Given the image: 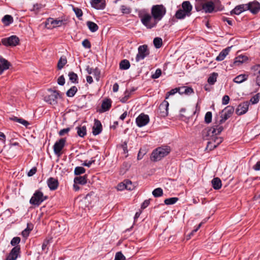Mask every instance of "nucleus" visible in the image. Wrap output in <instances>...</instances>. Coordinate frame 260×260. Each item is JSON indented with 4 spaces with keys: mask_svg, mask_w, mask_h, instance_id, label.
Returning <instances> with one entry per match:
<instances>
[{
    "mask_svg": "<svg viewBox=\"0 0 260 260\" xmlns=\"http://www.w3.org/2000/svg\"><path fill=\"white\" fill-rule=\"evenodd\" d=\"M114 260H125V257L121 252H118L115 254Z\"/></svg>",
    "mask_w": 260,
    "mask_h": 260,
    "instance_id": "57",
    "label": "nucleus"
},
{
    "mask_svg": "<svg viewBox=\"0 0 260 260\" xmlns=\"http://www.w3.org/2000/svg\"><path fill=\"white\" fill-rule=\"evenodd\" d=\"M234 111V108L233 106H228L222 111V114L220 119L219 120V124H222L229 119Z\"/></svg>",
    "mask_w": 260,
    "mask_h": 260,
    "instance_id": "8",
    "label": "nucleus"
},
{
    "mask_svg": "<svg viewBox=\"0 0 260 260\" xmlns=\"http://www.w3.org/2000/svg\"><path fill=\"white\" fill-rule=\"evenodd\" d=\"M205 0H196L195 9L197 11H204Z\"/></svg>",
    "mask_w": 260,
    "mask_h": 260,
    "instance_id": "33",
    "label": "nucleus"
},
{
    "mask_svg": "<svg viewBox=\"0 0 260 260\" xmlns=\"http://www.w3.org/2000/svg\"><path fill=\"white\" fill-rule=\"evenodd\" d=\"M177 92L179 93L178 87L172 89L170 91L166 93V98L165 99H168L169 96L172 95H174V94H175Z\"/></svg>",
    "mask_w": 260,
    "mask_h": 260,
    "instance_id": "54",
    "label": "nucleus"
},
{
    "mask_svg": "<svg viewBox=\"0 0 260 260\" xmlns=\"http://www.w3.org/2000/svg\"><path fill=\"white\" fill-rule=\"evenodd\" d=\"M190 15L188 14H186L184 12V11H182L181 9H178L175 14V17L177 19H183L186 16L189 17Z\"/></svg>",
    "mask_w": 260,
    "mask_h": 260,
    "instance_id": "30",
    "label": "nucleus"
},
{
    "mask_svg": "<svg viewBox=\"0 0 260 260\" xmlns=\"http://www.w3.org/2000/svg\"><path fill=\"white\" fill-rule=\"evenodd\" d=\"M2 22L6 26H8L13 22V18L12 16L6 15L2 18Z\"/></svg>",
    "mask_w": 260,
    "mask_h": 260,
    "instance_id": "34",
    "label": "nucleus"
},
{
    "mask_svg": "<svg viewBox=\"0 0 260 260\" xmlns=\"http://www.w3.org/2000/svg\"><path fill=\"white\" fill-rule=\"evenodd\" d=\"M117 189L118 190H123L125 189V181L123 182L120 183L117 186Z\"/></svg>",
    "mask_w": 260,
    "mask_h": 260,
    "instance_id": "62",
    "label": "nucleus"
},
{
    "mask_svg": "<svg viewBox=\"0 0 260 260\" xmlns=\"http://www.w3.org/2000/svg\"><path fill=\"white\" fill-rule=\"evenodd\" d=\"M111 100L110 99H106L104 100L102 104L101 108L102 110L100 112H104L108 111L111 107Z\"/></svg>",
    "mask_w": 260,
    "mask_h": 260,
    "instance_id": "26",
    "label": "nucleus"
},
{
    "mask_svg": "<svg viewBox=\"0 0 260 260\" xmlns=\"http://www.w3.org/2000/svg\"><path fill=\"white\" fill-rule=\"evenodd\" d=\"M73 10L75 12L77 17L80 18L83 15V12L81 9L73 7Z\"/></svg>",
    "mask_w": 260,
    "mask_h": 260,
    "instance_id": "50",
    "label": "nucleus"
},
{
    "mask_svg": "<svg viewBox=\"0 0 260 260\" xmlns=\"http://www.w3.org/2000/svg\"><path fill=\"white\" fill-rule=\"evenodd\" d=\"M149 122V117L148 115L144 113L140 114L136 119V122L138 127H143Z\"/></svg>",
    "mask_w": 260,
    "mask_h": 260,
    "instance_id": "12",
    "label": "nucleus"
},
{
    "mask_svg": "<svg viewBox=\"0 0 260 260\" xmlns=\"http://www.w3.org/2000/svg\"><path fill=\"white\" fill-rule=\"evenodd\" d=\"M44 7V5H43L41 4L37 3V4H35L34 5L33 8L31 10V11L38 12Z\"/></svg>",
    "mask_w": 260,
    "mask_h": 260,
    "instance_id": "52",
    "label": "nucleus"
},
{
    "mask_svg": "<svg viewBox=\"0 0 260 260\" xmlns=\"http://www.w3.org/2000/svg\"><path fill=\"white\" fill-rule=\"evenodd\" d=\"M78 89L76 86L71 87L66 92L67 96L68 97H73L77 92Z\"/></svg>",
    "mask_w": 260,
    "mask_h": 260,
    "instance_id": "42",
    "label": "nucleus"
},
{
    "mask_svg": "<svg viewBox=\"0 0 260 260\" xmlns=\"http://www.w3.org/2000/svg\"><path fill=\"white\" fill-rule=\"evenodd\" d=\"M11 66L10 62L3 56H0V75L2 74L5 71L9 69Z\"/></svg>",
    "mask_w": 260,
    "mask_h": 260,
    "instance_id": "17",
    "label": "nucleus"
},
{
    "mask_svg": "<svg viewBox=\"0 0 260 260\" xmlns=\"http://www.w3.org/2000/svg\"><path fill=\"white\" fill-rule=\"evenodd\" d=\"M249 107V103L248 102H244L240 104L236 109V113L238 115H241L245 114Z\"/></svg>",
    "mask_w": 260,
    "mask_h": 260,
    "instance_id": "15",
    "label": "nucleus"
},
{
    "mask_svg": "<svg viewBox=\"0 0 260 260\" xmlns=\"http://www.w3.org/2000/svg\"><path fill=\"white\" fill-rule=\"evenodd\" d=\"M51 23L53 25V27H58L60 26L63 23L62 20H53L51 19Z\"/></svg>",
    "mask_w": 260,
    "mask_h": 260,
    "instance_id": "55",
    "label": "nucleus"
},
{
    "mask_svg": "<svg viewBox=\"0 0 260 260\" xmlns=\"http://www.w3.org/2000/svg\"><path fill=\"white\" fill-rule=\"evenodd\" d=\"M247 10H249L253 14H257L260 11V3L254 1L246 4Z\"/></svg>",
    "mask_w": 260,
    "mask_h": 260,
    "instance_id": "13",
    "label": "nucleus"
},
{
    "mask_svg": "<svg viewBox=\"0 0 260 260\" xmlns=\"http://www.w3.org/2000/svg\"><path fill=\"white\" fill-rule=\"evenodd\" d=\"M149 54V51L147 45H141L138 47V53L136 57V61L139 62L140 60L144 59Z\"/></svg>",
    "mask_w": 260,
    "mask_h": 260,
    "instance_id": "7",
    "label": "nucleus"
},
{
    "mask_svg": "<svg viewBox=\"0 0 260 260\" xmlns=\"http://www.w3.org/2000/svg\"><path fill=\"white\" fill-rule=\"evenodd\" d=\"M247 10L246 4H242L237 6L234 9L230 11V15H239L242 12Z\"/></svg>",
    "mask_w": 260,
    "mask_h": 260,
    "instance_id": "19",
    "label": "nucleus"
},
{
    "mask_svg": "<svg viewBox=\"0 0 260 260\" xmlns=\"http://www.w3.org/2000/svg\"><path fill=\"white\" fill-rule=\"evenodd\" d=\"M130 63L127 59H123L121 60L119 63V68L121 70H126L129 68Z\"/></svg>",
    "mask_w": 260,
    "mask_h": 260,
    "instance_id": "35",
    "label": "nucleus"
},
{
    "mask_svg": "<svg viewBox=\"0 0 260 260\" xmlns=\"http://www.w3.org/2000/svg\"><path fill=\"white\" fill-rule=\"evenodd\" d=\"M214 11L212 0H205L204 12L206 13H211Z\"/></svg>",
    "mask_w": 260,
    "mask_h": 260,
    "instance_id": "22",
    "label": "nucleus"
},
{
    "mask_svg": "<svg viewBox=\"0 0 260 260\" xmlns=\"http://www.w3.org/2000/svg\"><path fill=\"white\" fill-rule=\"evenodd\" d=\"M49 91L50 92V94L45 96V101L50 105H54L57 104L58 98H61L60 92L58 90H53L51 89H49Z\"/></svg>",
    "mask_w": 260,
    "mask_h": 260,
    "instance_id": "5",
    "label": "nucleus"
},
{
    "mask_svg": "<svg viewBox=\"0 0 260 260\" xmlns=\"http://www.w3.org/2000/svg\"><path fill=\"white\" fill-rule=\"evenodd\" d=\"M178 198L176 197L168 198L165 200L164 203L166 205H170L176 203L178 201Z\"/></svg>",
    "mask_w": 260,
    "mask_h": 260,
    "instance_id": "44",
    "label": "nucleus"
},
{
    "mask_svg": "<svg viewBox=\"0 0 260 260\" xmlns=\"http://www.w3.org/2000/svg\"><path fill=\"white\" fill-rule=\"evenodd\" d=\"M9 119L10 120L18 122L19 123H21L22 125H23L24 126H25V127H27L29 124V122L27 121H26L21 118H18L16 116H13L12 117H11L9 118Z\"/></svg>",
    "mask_w": 260,
    "mask_h": 260,
    "instance_id": "31",
    "label": "nucleus"
},
{
    "mask_svg": "<svg viewBox=\"0 0 260 260\" xmlns=\"http://www.w3.org/2000/svg\"><path fill=\"white\" fill-rule=\"evenodd\" d=\"M215 132V130L213 128V126L205 128L202 131V137L203 139L205 140H213L214 136H216Z\"/></svg>",
    "mask_w": 260,
    "mask_h": 260,
    "instance_id": "11",
    "label": "nucleus"
},
{
    "mask_svg": "<svg viewBox=\"0 0 260 260\" xmlns=\"http://www.w3.org/2000/svg\"><path fill=\"white\" fill-rule=\"evenodd\" d=\"M67 63V59L66 57L64 56H61L58 61L57 69L59 70L62 69Z\"/></svg>",
    "mask_w": 260,
    "mask_h": 260,
    "instance_id": "38",
    "label": "nucleus"
},
{
    "mask_svg": "<svg viewBox=\"0 0 260 260\" xmlns=\"http://www.w3.org/2000/svg\"><path fill=\"white\" fill-rule=\"evenodd\" d=\"M212 186L215 190H218L222 186L221 181L218 177L214 178L211 181Z\"/></svg>",
    "mask_w": 260,
    "mask_h": 260,
    "instance_id": "27",
    "label": "nucleus"
},
{
    "mask_svg": "<svg viewBox=\"0 0 260 260\" xmlns=\"http://www.w3.org/2000/svg\"><path fill=\"white\" fill-rule=\"evenodd\" d=\"M179 93L181 95H190L194 92L193 89L191 87L181 86L178 87Z\"/></svg>",
    "mask_w": 260,
    "mask_h": 260,
    "instance_id": "24",
    "label": "nucleus"
},
{
    "mask_svg": "<svg viewBox=\"0 0 260 260\" xmlns=\"http://www.w3.org/2000/svg\"><path fill=\"white\" fill-rule=\"evenodd\" d=\"M85 172V169L82 167H77L74 170V174L76 175H79Z\"/></svg>",
    "mask_w": 260,
    "mask_h": 260,
    "instance_id": "49",
    "label": "nucleus"
},
{
    "mask_svg": "<svg viewBox=\"0 0 260 260\" xmlns=\"http://www.w3.org/2000/svg\"><path fill=\"white\" fill-rule=\"evenodd\" d=\"M221 124H219V121L214 123V125L213 126V128L215 129V134L216 136L220 134L221 132L223 131V128Z\"/></svg>",
    "mask_w": 260,
    "mask_h": 260,
    "instance_id": "37",
    "label": "nucleus"
},
{
    "mask_svg": "<svg viewBox=\"0 0 260 260\" xmlns=\"http://www.w3.org/2000/svg\"><path fill=\"white\" fill-rule=\"evenodd\" d=\"M87 175L83 176L76 177L74 178V182L75 184L84 185L87 183Z\"/></svg>",
    "mask_w": 260,
    "mask_h": 260,
    "instance_id": "28",
    "label": "nucleus"
},
{
    "mask_svg": "<svg viewBox=\"0 0 260 260\" xmlns=\"http://www.w3.org/2000/svg\"><path fill=\"white\" fill-rule=\"evenodd\" d=\"M171 152V148L168 146L159 147L153 151L151 159L154 161L160 160L161 158L168 155Z\"/></svg>",
    "mask_w": 260,
    "mask_h": 260,
    "instance_id": "2",
    "label": "nucleus"
},
{
    "mask_svg": "<svg viewBox=\"0 0 260 260\" xmlns=\"http://www.w3.org/2000/svg\"><path fill=\"white\" fill-rule=\"evenodd\" d=\"M212 3H213V7L215 12L221 11L224 9V7L221 4L220 0H212Z\"/></svg>",
    "mask_w": 260,
    "mask_h": 260,
    "instance_id": "29",
    "label": "nucleus"
},
{
    "mask_svg": "<svg viewBox=\"0 0 260 260\" xmlns=\"http://www.w3.org/2000/svg\"><path fill=\"white\" fill-rule=\"evenodd\" d=\"M66 142V138H61L55 143L53 146V150L56 155L58 156L60 155L61 151L65 146Z\"/></svg>",
    "mask_w": 260,
    "mask_h": 260,
    "instance_id": "10",
    "label": "nucleus"
},
{
    "mask_svg": "<svg viewBox=\"0 0 260 260\" xmlns=\"http://www.w3.org/2000/svg\"><path fill=\"white\" fill-rule=\"evenodd\" d=\"M68 76L70 80L73 83H77L78 82V77L77 74L73 72L69 73Z\"/></svg>",
    "mask_w": 260,
    "mask_h": 260,
    "instance_id": "41",
    "label": "nucleus"
},
{
    "mask_svg": "<svg viewBox=\"0 0 260 260\" xmlns=\"http://www.w3.org/2000/svg\"><path fill=\"white\" fill-rule=\"evenodd\" d=\"M161 75V70L160 69H157L156 70L154 74L151 75V78L152 79H155L158 78Z\"/></svg>",
    "mask_w": 260,
    "mask_h": 260,
    "instance_id": "56",
    "label": "nucleus"
},
{
    "mask_svg": "<svg viewBox=\"0 0 260 260\" xmlns=\"http://www.w3.org/2000/svg\"><path fill=\"white\" fill-rule=\"evenodd\" d=\"M212 114L211 112H207L205 116V122L206 123H210L212 121Z\"/></svg>",
    "mask_w": 260,
    "mask_h": 260,
    "instance_id": "51",
    "label": "nucleus"
},
{
    "mask_svg": "<svg viewBox=\"0 0 260 260\" xmlns=\"http://www.w3.org/2000/svg\"><path fill=\"white\" fill-rule=\"evenodd\" d=\"M248 59V57L245 55H239L238 56L235 57L234 59V61L232 67L238 66L246 61Z\"/></svg>",
    "mask_w": 260,
    "mask_h": 260,
    "instance_id": "25",
    "label": "nucleus"
},
{
    "mask_svg": "<svg viewBox=\"0 0 260 260\" xmlns=\"http://www.w3.org/2000/svg\"><path fill=\"white\" fill-rule=\"evenodd\" d=\"M125 189L129 190H132L134 189L135 185L133 184L132 182L129 180H125Z\"/></svg>",
    "mask_w": 260,
    "mask_h": 260,
    "instance_id": "48",
    "label": "nucleus"
},
{
    "mask_svg": "<svg viewBox=\"0 0 260 260\" xmlns=\"http://www.w3.org/2000/svg\"><path fill=\"white\" fill-rule=\"evenodd\" d=\"M82 45L87 49H89L91 48V44L89 41L88 39H85L82 41Z\"/></svg>",
    "mask_w": 260,
    "mask_h": 260,
    "instance_id": "59",
    "label": "nucleus"
},
{
    "mask_svg": "<svg viewBox=\"0 0 260 260\" xmlns=\"http://www.w3.org/2000/svg\"><path fill=\"white\" fill-rule=\"evenodd\" d=\"M57 83L59 85L63 86L65 83V78L63 75H61L57 79Z\"/></svg>",
    "mask_w": 260,
    "mask_h": 260,
    "instance_id": "60",
    "label": "nucleus"
},
{
    "mask_svg": "<svg viewBox=\"0 0 260 260\" xmlns=\"http://www.w3.org/2000/svg\"><path fill=\"white\" fill-rule=\"evenodd\" d=\"M248 78V75L245 74H241L237 76L234 79V82L237 83H241L246 80Z\"/></svg>",
    "mask_w": 260,
    "mask_h": 260,
    "instance_id": "36",
    "label": "nucleus"
},
{
    "mask_svg": "<svg viewBox=\"0 0 260 260\" xmlns=\"http://www.w3.org/2000/svg\"><path fill=\"white\" fill-rule=\"evenodd\" d=\"M20 246L14 247L10 251L6 260H16L18 256H20Z\"/></svg>",
    "mask_w": 260,
    "mask_h": 260,
    "instance_id": "14",
    "label": "nucleus"
},
{
    "mask_svg": "<svg viewBox=\"0 0 260 260\" xmlns=\"http://www.w3.org/2000/svg\"><path fill=\"white\" fill-rule=\"evenodd\" d=\"M90 4L96 10H103L106 6L105 0H90Z\"/></svg>",
    "mask_w": 260,
    "mask_h": 260,
    "instance_id": "16",
    "label": "nucleus"
},
{
    "mask_svg": "<svg viewBox=\"0 0 260 260\" xmlns=\"http://www.w3.org/2000/svg\"><path fill=\"white\" fill-rule=\"evenodd\" d=\"M218 74L213 73L211 74L208 79V82L210 85H213L216 82Z\"/></svg>",
    "mask_w": 260,
    "mask_h": 260,
    "instance_id": "40",
    "label": "nucleus"
},
{
    "mask_svg": "<svg viewBox=\"0 0 260 260\" xmlns=\"http://www.w3.org/2000/svg\"><path fill=\"white\" fill-rule=\"evenodd\" d=\"M153 44L156 48H159L162 44V39L160 38L156 37L153 40Z\"/></svg>",
    "mask_w": 260,
    "mask_h": 260,
    "instance_id": "45",
    "label": "nucleus"
},
{
    "mask_svg": "<svg viewBox=\"0 0 260 260\" xmlns=\"http://www.w3.org/2000/svg\"><path fill=\"white\" fill-rule=\"evenodd\" d=\"M47 199V196H44L43 192L40 189H38L35 191L30 198L29 203L32 205L39 206Z\"/></svg>",
    "mask_w": 260,
    "mask_h": 260,
    "instance_id": "4",
    "label": "nucleus"
},
{
    "mask_svg": "<svg viewBox=\"0 0 260 260\" xmlns=\"http://www.w3.org/2000/svg\"><path fill=\"white\" fill-rule=\"evenodd\" d=\"M252 76H255L260 74V64H256L251 68Z\"/></svg>",
    "mask_w": 260,
    "mask_h": 260,
    "instance_id": "43",
    "label": "nucleus"
},
{
    "mask_svg": "<svg viewBox=\"0 0 260 260\" xmlns=\"http://www.w3.org/2000/svg\"><path fill=\"white\" fill-rule=\"evenodd\" d=\"M102 125L100 120L95 119L94 126L92 127V134L94 136L100 134L102 131Z\"/></svg>",
    "mask_w": 260,
    "mask_h": 260,
    "instance_id": "20",
    "label": "nucleus"
},
{
    "mask_svg": "<svg viewBox=\"0 0 260 260\" xmlns=\"http://www.w3.org/2000/svg\"><path fill=\"white\" fill-rule=\"evenodd\" d=\"M31 229L29 228L28 226L24 229L23 231H22L21 233V235L23 237L26 238L28 236L30 232L31 231Z\"/></svg>",
    "mask_w": 260,
    "mask_h": 260,
    "instance_id": "58",
    "label": "nucleus"
},
{
    "mask_svg": "<svg viewBox=\"0 0 260 260\" xmlns=\"http://www.w3.org/2000/svg\"><path fill=\"white\" fill-rule=\"evenodd\" d=\"M169 102L164 100L159 105L157 114L160 117H165L168 115Z\"/></svg>",
    "mask_w": 260,
    "mask_h": 260,
    "instance_id": "9",
    "label": "nucleus"
},
{
    "mask_svg": "<svg viewBox=\"0 0 260 260\" xmlns=\"http://www.w3.org/2000/svg\"><path fill=\"white\" fill-rule=\"evenodd\" d=\"M232 46L228 47L226 48L223 49L219 54V55L216 57V60L220 61L223 60L225 57L229 54L231 51Z\"/></svg>",
    "mask_w": 260,
    "mask_h": 260,
    "instance_id": "23",
    "label": "nucleus"
},
{
    "mask_svg": "<svg viewBox=\"0 0 260 260\" xmlns=\"http://www.w3.org/2000/svg\"><path fill=\"white\" fill-rule=\"evenodd\" d=\"M186 14L191 15L192 6L189 1H184L181 5V8H180Z\"/></svg>",
    "mask_w": 260,
    "mask_h": 260,
    "instance_id": "21",
    "label": "nucleus"
},
{
    "mask_svg": "<svg viewBox=\"0 0 260 260\" xmlns=\"http://www.w3.org/2000/svg\"><path fill=\"white\" fill-rule=\"evenodd\" d=\"M1 42L5 46L13 47L18 45L19 39L16 36H11V37L2 39Z\"/></svg>",
    "mask_w": 260,
    "mask_h": 260,
    "instance_id": "6",
    "label": "nucleus"
},
{
    "mask_svg": "<svg viewBox=\"0 0 260 260\" xmlns=\"http://www.w3.org/2000/svg\"><path fill=\"white\" fill-rule=\"evenodd\" d=\"M76 128L77 134L80 137H84L86 135V127L85 126H78Z\"/></svg>",
    "mask_w": 260,
    "mask_h": 260,
    "instance_id": "39",
    "label": "nucleus"
},
{
    "mask_svg": "<svg viewBox=\"0 0 260 260\" xmlns=\"http://www.w3.org/2000/svg\"><path fill=\"white\" fill-rule=\"evenodd\" d=\"M230 101V97L227 95H225L223 96L222 99V104L223 105H227Z\"/></svg>",
    "mask_w": 260,
    "mask_h": 260,
    "instance_id": "63",
    "label": "nucleus"
},
{
    "mask_svg": "<svg viewBox=\"0 0 260 260\" xmlns=\"http://www.w3.org/2000/svg\"><path fill=\"white\" fill-rule=\"evenodd\" d=\"M120 10L123 14H128L131 12V9L124 5L121 6Z\"/></svg>",
    "mask_w": 260,
    "mask_h": 260,
    "instance_id": "53",
    "label": "nucleus"
},
{
    "mask_svg": "<svg viewBox=\"0 0 260 260\" xmlns=\"http://www.w3.org/2000/svg\"><path fill=\"white\" fill-rule=\"evenodd\" d=\"M86 24L89 29L92 32L96 31L99 29L98 25L93 22L88 21L87 22Z\"/></svg>",
    "mask_w": 260,
    "mask_h": 260,
    "instance_id": "32",
    "label": "nucleus"
},
{
    "mask_svg": "<svg viewBox=\"0 0 260 260\" xmlns=\"http://www.w3.org/2000/svg\"><path fill=\"white\" fill-rule=\"evenodd\" d=\"M139 17L142 23L147 29H151L155 27L158 22L151 14H150L148 13L139 14Z\"/></svg>",
    "mask_w": 260,
    "mask_h": 260,
    "instance_id": "1",
    "label": "nucleus"
},
{
    "mask_svg": "<svg viewBox=\"0 0 260 260\" xmlns=\"http://www.w3.org/2000/svg\"><path fill=\"white\" fill-rule=\"evenodd\" d=\"M94 162H95V160L93 159L92 158V159L91 160H89V161L85 160V161H84V162L83 163L82 165L84 166L90 167L92 164L94 163Z\"/></svg>",
    "mask_w": 260,
    "mask_h": 260,
    "instance_id": "61",
    "label": "nucleus"
},
{
    "mask_svg": "<svg viewBox=\"0 0 260 260\" xmlns=\"http://www.w3.org/2000/svg\"><path fill=\"white\" fill-rule=\"evenodd\" d=\"M167 13L166 8L162 4L152 6L151 14L158 22L160 21Z\"/></svg>",
    "mask_w": 260,
    "mask_h": 260,
    "instance_id": "3",
    "label": "nucleus"
},
{
    "mask_svg": "<svg viewBox=\"0 0 260 260\" xmlns=\"http://www.w3.org/2000/svg\"><path fill=\"white\" fill-rule=\"evenodd\" d=\"M250 101L253 104H256L259 101V96L258 94H257L256 95L253 96L250 100Z\"/></svg>",
    "mask_w": 260,
    "mask_h": 260,
    "instance_id": "64",
    "label": "nucleus"
},
{
    "mask_svg": "<svg viewBox=\"0 0 260 260\" xmlns=\"http://www.w3.org/2000/svg\"><path fill=\"white\" fill-rule=\"evenodd\" d=\"M21 241L20 238L19 237H14L11 241V245L14 247L20 246L19 244Z\"/></svg>",
    "mask_w": 260,
    "mask_h": 260,
    "instance_id": "47",
    "label": "nucleus"
},
{
    "mask_svg": "<svg viewBox=\"0 0 260 260\" xmlns=\"http://www.w3.org/2000/svg\"><path fill=\"white\" fill-rule=\"evenodd\" d=\"M152 194L155 198L161 197L163 194V190L160 187L155 188L152 191Z\"/></svg>",
    "mask_w": 260,
    "mask_h": 260,
    "instance_id": "46",
    "label": "nucleus"
},
{
    "mask_svg": "<svg viewBox=\"0 0 260 260\" xmlns=\"http://www.w3.org/2000/svg\"><path fill=\"white\" fill-rule=\"evenodd\" d=\"M48 187L51 190H56L59 185V182L57 179L53 177H50L47 181Z\"/></svg>",
    "mask_w": 260,
    "mask_h": 260,
    "instance_id": "18",
    "label": "nucleus"
}]
</instances>
